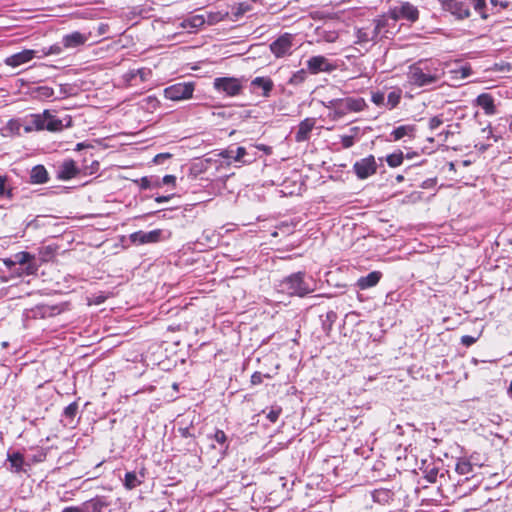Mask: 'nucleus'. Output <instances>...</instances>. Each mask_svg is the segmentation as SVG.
<instances>
[{
	"label": "nucleus",
	"mask_w": 512,
	"mask_h": 512,
	"mask_svg": "<svg viewBox=\"0 0 512 512\" xmlns=\"http://www.w3.org/2000/svg\"><path fill=\"white\" fill-rule=\"evenodd\" d=\"M444 75V69L439 62L419 61L409 66L407 79L410 84L425 87L437 83Z\"/></svg>",
	"instance_id": "nucleus-1"
},
{
	"label": "nucleus",
	"mask_w": 512,
	"mask_h": 512,
	"mask_svg": "<svg viewBox=\"0 0 512 512\" xmlns=\"http://www.w3.org/2000/svg\"><path fill=\"white\" fill-rule=\"evenodd\" d=\"M322 104L329 110L327 116L332 121H338L349 113H358L367 108V103L362 97L334 98L323 101Z\"/></svg>",
	"instance_id": "nucleus-2"
},
{
	"label": "nucleus",
	"mask_w": 512,
	"mask_h": 512,
	"mask_svg": "<svg viewBox=\"0 0 512 512\" xmlns=\"http://www.w3.org/2000/svg\"><path fill=\"white\" fill-rule=\"evenodd\" d=\"M277 292L288 296L303 297L314 291L311 283L305 279L304 272H296L283 278L276 287Z\"/></svg>",
	"instance_id": "nucleus-3"
},
{
	"label": "nucleus",
	"mask_w": 512,
	"mask_h": 512,
	"mask_svg": "<svg viewBox=\"0 0 512 512\" xmlns=\"http://www.w3.org/2000/svg\"><path fill=\"white\" fill-rule=\"evenodd\" d=\"M387 25V19L383 16L373 20L371 24L365 27L355 29V44L360 46L365 51L371 44L376 43L379 35Z\"/></svg>",
	"instance_id": "nucleus-4"
},
{
	"label": "nucleus",
	"mask_w": 512,
	"mask_h": 512,
	"mask_svg": "<svg viewBox=\"0 0 512 512\" xmlns=\"http://www.w3.org/2000/svg\"><path fill=\"white\" fill-rule=\"evenodd\" d=\"M479 5L477 0H441L442 9L451 13L457 19L468 18L471 9L478 13Z\"/></svg>",
	"instance_id": "nucleus-5"
},
{
	"label": "nucleus",
	"mask_w": 512,
	"mask_h": 512,
	"mask_svg": "<svg viewBox=\"0 0 512 512\" xmlns=\"http://www.w3.org/2000/svg\"><path fill=\"white\" fill-rule=\"evenodd\" d=\"M195 90L194 82H179L166 87L163 91L164 97L172 101H183L193 97Z\"/></svg>",
	"instance_id": "nucleus-6"
},
{
	"label": "nucleus",
	"mask_w": 512,
	"mask_h": 512,
	"mask_svg": "<svg viewBox=\"0 0 512 512\" xmlns=\"http://www.w3.org/2000/svg\"><path fill=\"white\" fill-rule=\"evenodd\" d=\"M213 87L218 93H224L230 97L239 95L243 88L241 80L234 77L215 78Z\"/></svg>",
	"instance_id": "nucleus-7"
},
{
	"label": "nucleus",
	"mask_w": 512,
	"mask_h": 512,
	"mask_svg": "<svg viewBox=\"0 0 512 512\" xmlns=\"http://www.w3.org/2000/svg\"><path fill=\"white\" fill-rule=\"evenodd\" d=\"M389 15L394 21L405 19L410 22H415L419 18V11L417 7L410 2H402L399 6L390 9Z\"/></svg>",
	"instance_id": "nucleus-8"
},
{
	"label": "nucleus",
	"mask_w": 512,
	"mask_h": 512,
	"mask_svg": "<svg viewBox=\"0 0 512 512\" xmlns=\"http://www.w3.org/2000/svg\"><path fill=\"white\" fill-rule=\"evenodd\" d=\"M353 170L359 179H367L377 172V163L373 155H369L356 161Z\"/></svg>",
	"instance_id": "nucleus-9"
},
{
	"label": "nucleus",
	"mask_w": 512,
	"mask_h": 512,
	"mask_svg": "<svg viewBox=\"0 0 512 512\" xmlns=\"http://www.w3.org/2000/svg\"><path fill=\"white\" fill-rule=\"evenodd\" d=\"M294 36L285 33L270 44V50L276 57H283L291 54Z\"/></svg>",
	"instance_id": "nucleus-10"
},
{
	"label": "nucleus",
	"mask_w": 512,
	"mask_h": 512,
	"mask_svg": "<svg viewBox=\"0 0 512 512\" xmlns=\"http://www.w3.org/2000/svg\"><path fill=\"white\" fill-rule=\"evenodd\" d=\"M307 69L311 74H318L320 72H331L335 69L333 65L326 57L317 55L310 57L307 60Z\"/></svg>",
	"instance_id": "nucleus-11"
},
{
	"label": "nucleus",
	"mask_w": 512,
	"mask_h": 512,
	"mask_svg": "<svg viewBox=\"0 0 512 512\" xmlns=\"http://www.w3.org/2000/svg\"><path fill=\"white\" fill-rule=\"evenodd\" d=\"M36 51L32 49H25L21 52L15 53L9 57H6L4 63L12 68L19 67L20 65L30 62L36 57Z\"/></svg>",
	"instance_id": "nucleus-12"
},
{
	"label": "nucleus",
	"mask_w": 512,
	"mask_h": 512,
	"mask_svg": "<svg viewBox=\"0 0 512 512\" xmlns=\"http://www.w3.org/2000/svg\"><path fill=\"white\" fill-rule=\"evenodd\" d=\"M72 125V118L69 115H65L63 118H59L49 110V117L47 118L46 130L50 132L62 131L66 127Z\"/></svg>",
	"instance_id": "nucleus-13"
},
{
	"label": "nucleus",
	"mask_w": 512,
	"mask_h": 512,
	"mask_svg": "<svg viewBox=\"0 0 512 512\" xmlns=\"http://www.w3.org/2000/svg\"><path fill=\"white\" fill-rule=\"evenodd\" d=\"M161 233L162 232L159 229L149 232L137 231L131 234L130 239L133 243L137 244L155 243L159 241Z\"/></svg>",
	"instance_id": "nucleus-14"
},
{
	"label": "nucleus",
	"mask_w": 512,
	"mask_h": 512,
	"mask_svg": "<svg viewBox=\"0 0 512 512\" xmlns=\"http://www.w3.org/2000/svg\"><path fill=\"white\" fill-rule=\"evenodd\" d=\"M83 512H112V509L103 497H95L83 503Z\"/></svg>",
	"instance_id": "nucleus-15"
},
{
	"label": "nucleus",
	"mask_w": 512,
	"mask_h": 512,
	"mask_svg": "<svg viewBox=\"0 0 512 512\" xmlns=\"http://www.w3.org/2000/svg\"><path fill=\"white\" fill-rule=\"evenodd\" d=\"M90 34H83L78 31L72 32L70 34H67L63 36L62 38V44L65 48H77L79 46H82L86 43V41L89 39Z\"/></svg>",
	"instance_id": "nucleus-16"
},
{
	"label": "nucleus",
	"mask_w": 512,
	"mask_h": 512,
	"mask_svg": "<svg viewBox=\"0 0 512 512\" xmlns=\"http://www.w3.org/2000/svg\"><path fill=\"white\" fill-rule=\"evenodd\" d=\"M316 124L315 118H305L298 125V130L295 133L296 142H304L310 138V133Z\"/></svg>",
	"instance_id": "nucleus-17"
},
{
	"label": "nucleus",
	"mask_w": 512,
	"mask_h": 512,
	"mask_svg": "<svg viewBox=\"0 0 512 512\" xmlns=\"http://www.w3.org/2000/svg\"><path fill=\"white\" fill-rule=\"evenodd\" d=\"M49 117V110H44L42 113L31 114L28 117V123L30 127H26V131L35 130H44L46 129L47 118Z\"/></svg>",
	"instance_id": "nucleus-18"
},
{
	"label": "nucleus",
	"mask_w": 512,
	"mask_h": 512,
	"mask_svg": "<svg viewBox=\"0 0 512 512\" xmlns=\"http://www.w3.org/2000/svg\"><path fill=\"white\" fill-rule=\"evenodd\" d=\"M78 173L79 169L77 168L75 161L71 159L65 160L59 166L58 175L60 179L68 180L75 177Z\"/></svg>",
	"instance_id": "nucleus-19"
},
{
	"label": "nucleus",
	"mask_w": 512,
	"mask_h": 512,
	"mask_svg": "<svg viewBox=\"0 0 512 512\" xmlns=\"http://www.w3.org/2000/svg\"><path fill=\"white\" fill-rule=\"evenodd\" d=\"M476 103L484 110L486 115H494L496 113L494 99L490 94H480L476 99Z\"/></svg>",
	"instance_id": "nucleus-20"
},
{
	"label": "nucleus",
	"mask_w": 512,
	"mask_h": 512,
	"mask_svg": "<svg viewBox=\"0 0 512 512\" xmlns=\"http://www.w3.org/2000/svg\"><path fill=\"white\" fill-rule=\"evenodd\" d=\"M254 89H261L262 96L268 97L274 87L273 81L269 77H256L251 81Z\"/></svg>",
	"instance_id": "nucleus-21"
},
{
	"label": "nucleus",
	"mask_w": 512,
	"mask_h": 512,
	"mask_svg": "<svg viewBox=\"0 0 512 512\" xmlns=\"http://www.w3.org/2000/svg\"><path fill=\"white\" fill-rule=\"evenodd\" d=\"M381 276H382L381 272L373 271V272L369 273L368 275L359 278L357 284L361 289H368V288L375 286L380 281Z\"/></svg>",
	"instance_id": "nucleus-22"
},
{
	"label": "nucleus",
	"mask_w": 512,
	"mask_h": 512,
	"mask_svg": "<svg viewBox=\"0 0 512 512\" xmlns=\"http://www.w3.org/2000/svg\"><path fill=\"white\" fill-rule=\"evenodd\" d=\"M30 179L32 183L43 184L48 181V173L44 166L37 165L32 168L30 173Z\"/></svg>",
	"instance_id": "nucleus-23"
},
{
	"label": "nucleus",
	"mask_w": 512,
	"mask_h": 512,
	"mask_svg": "<svg viewBox=\"0 0 512 512\" xmlns=\"http://www.w3.org/2000/svg\"><path fill=\"white\" fill-rule=\"evenodd\" d=\"M7 460L10 463L11 471L19 473L23 470L24 456L20 452L8 453Z\"/></svg>",
	"instance_id": "nucleus-24"
},
{
	"label": "nucleus",
	"mask_w": 512,
	"mask_h": 512,
	"mask_svg": "<svg viewBox=\"0 0 512 512\" xmlns=\"http://www.w3.org/2000/svg\"><path fill=\"white\" fill-rule=\"evenodd\" d=\"M205 24V18L203 15H192L184 19L181 23V26L184 29L189 30L191 32V29H197L200 28Z\"/></svg>",
	"instance_id": "nucleus-25"
},
{
	"label": "nucleus",
	"mask_w": 512,
	"mask_h": 512,
	"mask_svg": "<svg viewBox=\"0 0 512 512\" xmlns=\"http://www.w3.org/2000/svg\"><path fill=\"white\" fill-rule=\"evenodd\" d=\"M349 135H342L341 136V144L342 147L345 149L351 148L355 142L359 139L360 135V128L355 126L350 128Z\"/></svg>",
	"instance_id": "nucleus-26"
},
{
	"label": "nucleus",
	"mask_w": 512,
	"mask_h": 512,
	"mask_svg": "<svg viewBox=\"0 0 512 512\" xmlns=\"http://www.w3.org/2000/svg\"><path fill=\"white\" fill-rule=\"evenodd\" d=\"M415 131L414 126L411 125H402L397 128H395L391 136L393 137L394 141L400 140L405 136H412L413 132Z\"/></svg>",
	"instance_id": "nucleus-27"
},
{
	"label": "nucleus",
	"mask_w": 512,
	"mask_h": 512,
	"mask_svg": "<svg viewBox=\"0 0 512 512\" xmlns=\"http://www.w3.org/2000/svg\"><path fill=\"white\" fill-rule=\"evenodd\" d=\"M142 483L135 472H127L124 477V486L128 490H132Z\"/></svg>",
	"instance_id": "nucleus-28"
},
{
	"label": "nucleus",
	"mask_w": 512,
	"mask_h": 512,
	"mask_svg": "<svg viewBox=\"0 0 512 512\" xmlns=\"http://www.w3.org/2000/svg\"><path fill=\"white\" fill-rule=\"evenodd\" d=\"M402 98V91L394 89L387 95L386 106L391 110L398 106Z\"/></svg>",
	"instance_id": "nucleus-29"
},
{
	"label": "nucleus",
	"mask_w": 512,
	"mask_h": 512,
	"mask_svg": "<svg viewBox=\"0 0 512 512\" xmlns=\"http://www.w3.org/2000/svg\"><path fill=\"white\" fill-rule=\"evenodd\" d=\"M456 472L460 475H469L473 472V464L466 458H461L456 464Z\"/></svg>",
	"instance_id": "nucleus-30"
},
{
	"label": "nucleus",
	"mask_w": 512,
	"mask_h": 512,
	"mask_svg": "<svg viewBox=\"0 0 512 512\" xmlns=\"http://www.w3.org/2000/svg\"><path fill=\"white\" fill-rule=\"evenodd\" d=\"M209 438L213 439L217 444L221 446L224 452L228 449L227 436L225 432L221 429H216L213 435L209 436Z\"/></svg>",
	"instance_id": "nucleus-31"
},
{
	"label": "nucleus",
	"mask_w": 512,
	"mask_h": 512,
	"mask_svg": "<svg viewBox=\"0 0 512 512\" xmlns=\"http://www.w3.org/2000/svg\"><path fill=\"white\" fill-rule=\"evenodd\" d=\"M235 156L233 157V160L235 162H239L241 164H250L254 161V157L251 159H245V157L248 155V152L245 147L239 146L237 147L236 151L234 152Z\"/></svg>",
	"instance_id": "nucleus-32"
},
{
	"label": "nucleus",
	"mask_w": 512,
	"mask_h": 512,
	"mask_svg": "<svg viewBox=\"0 0 512 512\" xmlns=\"http://www.w3.org/2000/svg\"><path fill=\"white\" fill-rule=\"evenodd\" d=\"M404 155L402 151H398L397 153H392L386 157L387 164L392 167H398L403 163Z\"/></svg>",
	"instance_id": "nucleus-33"
},
{
	"label": "nucleus",
	"mask_w": 512,
	"mask_h": 512,
	"mask_svg": "<svg viewBox=\"0 0 512 512\" xmlns=\"http://www.w3.org/2000/svg\"><path fill=\"white\" fill-rule=\"evenodd\" d=\"M451 72L453 74H455V76H454L455 79L464 80L472 74V69L470 66L465 65V66H461L457 69H454Z\"/></svg>",
	"instance_id": "nucleus-34"
},
{
	"label": "nucleus",
	"mask_w": 512,
	"mask_h": 512,
	"mask_svg": "<svg viewBox=\"0 0 512 512\" xmlns=\"http://www.w3.org/2000/svg\"><path fill=\"white\" fill-rule=\"evenodd\" d=\"M319 36L328 43H333L338 39V33L334 30L322 28L318 32Z\"/></svg>",
	"instance_id": "nucleus-35"
},
{
	"label": "nucleus",
	"mask_w": 512,
	"mask_h": 512,
	"mask_svg": "<svg viewBox=\"0 0 512 512\" xmlns=\"http://www.w3.org/2000/svg\"><path fill=\"white\" fill-rule=\"evenodd\" d=\"M34 93L39 99H48L54 95V90L48 86H40L35 89Z\"/></svg>",
	"instance_id": "nucleus-36"
},
{
	"label": "nucleus",
	"mask_w": 512,
	"mask_h": 512,
	"mask_svg": "<svg viewBox=\"0 0 512 512\" xmlns=\"http://www.w3.org/2000/svg\"><path fill=\"white\" fill-rule=\"evenodd\" d=\"M161 183L158 178L153 177H142L140 179V187L142 189H150L152 187H160Z\"/></svg>",
	"instance_id": "nucleus-37"
},
{
	"label": "nucleus",
	"mask_w": 512,
	"mask_h": 512,
	"mask_svg": "<svg viewBox=\"0 0 512 512\" xmlns=\"http://www.w3.org/2000/svg\"><path fill=\"white\" fill-rule=\"evenodd\" d=\"M33 258H35L34 255H32V254H30L28 252L22 251V252H19V253L15 254V256H14V263H17V264H19L22 267L27 262H30Z\"/></svg>",
	"instance_id": "nucleus-38"
},
{
	"label": "nucleus",
	"mask_w": 512,
	"mask_h": 512,
	"mask_svg": "<svg viewBox=\"0 0 512 512\" xmlns=\"http://www.w3.org/2000/svg\"><path fill=\"white\" fill-rule=\"evenodd\" d=\"M306 77L307 73L304 69L298 70L291 76L289 83L292 85H299L305 81Z\"/></svg>",
	"instance_id": "nucleus-39"
},
{
	"label": "nucleus",
	"mask_w": 512,
	"mask_h": 512,
	"mask_svg": "<svg viewBox=\"0 0 512 512\" xmlns=\"http://www.w3.org/2000/svg\"><path fill=\"white\" fill-rule=\"evenodd\" d=\"M143 103L148 110H156L160 106V101L155 96L146 97L143 99Z\"/></svg>",
	"instance_id": "nucleus-40"
},
{
	"label": "nucleus",
	"mask_w": 512,
	"mask_h": 512,
	"mask_svg": "<svg viewBox=\"0 0 512 512\" xmlns=\"http://www.w3.org/2000/svg\"><path fill=\"white\" fill-rule=\"evenodd\" d=\"M23 272L27 275H33L38 270V264L36 258H33L30 262H27L24 266H22Z\"/></svg>",
	"instance_id": "nucleus-41"
},
{
	"label": "nucleus",
	"mask_w": 512,
	"mask_h": 512,
	"mask_svg": "<svg viewBox=\"0 0 512 512\" xmlns=\"http://www.w3.org/2000/svg\"><path fill=\"white\" fill-rule=\"evenodd\" d=\"M43 56L48 55H58L62 52V47L58 44L51 45L49 47H45L41 50Z\"/></svg>",
	"instance_id": "nucleus-42"
},
{
	"label": "nucleus",
	"mask_w": 512,
	"mask_h": 512,
	"mask_svg": "<svg viewBox=\"0 0 512 512\" xmlns=\"http://www.w3.org/2000/svg\"><path fill=\"white\" fill-rule=\"evenodd\" d=\"M78 412V404L77 402H72L64 409V416L66 418L73 419Z\"/></svg>",
	"instance_id": "nucleus-43"
},
{
	"label": "nucleus",
	"mask_w": 512,
	"mask_h": 512,
	"mask_svg": "<svg viewBox=\"0 0 512 512\" xmlns=\"http://www.w3.org/2000/svg\"><path fill=\"white\" fill-rule=\"evenodd\" d=\"M371 101L377 106H386L385 94L383 92L372 93Z\"/></svg>",
	"instance_id": "nucleus-44"
},
{
	"label": "nucleus",
	"mask_w": 512,
	"mask_h": 512,
	"mask_svg": "<svg viewBox=\"0 0 512 512\" xmlns=\"http://www.w3.org/2000/svg\"><path fill=\"white\" fill-rule=\"evenodd\" d=\"M281 412L282 409L280 407H272L267 413V418L270 420V422L275 423L278 420Z\"/></svg>",
	"instance_id": "nucleus-45"
},
{
	"label": "nucleus",
	"mask_w": 512,
	"mask_h": 512,
	"mask_svg": "<svg viewBox=\"0 0 512 512\" xmlns=\"http://www.w3.org/2000/svg\"><path fill=\"white\" fill-rule=\"evenodd\" d=\"M136 73H138L141 82L147 81L152 74L151 70L146 68L137 69Z\"/></svg>",
	"instance_id": "nucleus-46"
},
{
	"label": "nucleus",
	"mask_w": 512,
	"mask_h": 512,
	"mask_svg": "<svg viewBox=\"0 0 512 512\" xmlns=\"http://www.w3.org/2000/svg\"><path fill=\"white\" fill-rule=\"evenodd\" d=\"M443 123L442 118L434 116L429 120L428 126L431 130L437 129Z\"/></svg>",
	"instance_id": "nucleus-47"
},
{
	"label": "nucleus",
	"mask_w": 512,
	"mask_h": 512,
	"mask_svg": "<svg viewBox=\"0 0 512 512\" xmlns=\"http://www.w3.org/2000/svg\"><path fill=\"white\" fill-rule=\"evenodd\" d=\"M478 337H473L470 335H464L461 337V344H463L466 347H470L477 341Z\"/></svg>",
	"instance_id": "nucleus-48"
},
{
	"label": "nucleus",
	"mask_w": 512,
	"mask_h": 512,
	"mask_svg": "<svg viewBox=\"0 0 512 512\" xmlns=\"http://www.w3.org/2000/svg\"><path fill=\"white\" fill-rule=\"evenodd\" d=\"M234 151L231 148L222 149L219 151L218 156L224 159H233Z\"/></svg>",
	"instance_id": "nucleus-49"
},
{
	"label": "nucleus",
	"mask_w": 512,
	"mask_h": 512,
	"mask_svg": "<svg viewBox=\"0 0 512 512\" xmlns=\"http://www.w3.org/2000/svg\"><path fill=\"white\" fill-rule=\"evenodd\" d=\"M171 157V154L169 153H160V154H157L154 158H153V162L155 164H162L164 163V161L166 159H169Z\"/></svg>",
	"instance_id": "nucleus-50"
},
{
	"label": "nucleus",
	"mask_w": 512,
	"mask_h": 512,
	"mask_svg": "<svg viewBox=\"0 0 512 512\" xmlns=\"http://www.w3.org/2000/svg\"><path fill=\"white\" fill-rule=\"evenodd\" d=\"M175 182H176V177L174 175H166L160 181L161 185L162 184H164V185H169V184L174 185Z\"/></svg>",
	"instance_id": "nucleus-51"
},
{
	"label": "nucleus",
	"mask_w": 512,
	"mask_h": 512,
	"mask_svg": "<svg viewBox=\"0 0 512 512\" xmlns=\"http://www.w3.org/2000/svg\"><path fill=\"white\" fill-rule=\"evenodd\" d=\"M262 382V374L260 372H255L252 376H251V383L253 385H258Z\"/></svg>",
	"instance_id": "nucleus-52"
},
{
	"label": "nucleus",
	"mask_w": 512,
	"mask_h": 512,
	"mask_svg": "<svg viewBox=\"0 0 512 512\" xmlns=\"http://www.w3.org/2000/svg\"><path fill=\"white\" fill-rule=\"evenodd\" d=\"M137 77H138V73H136V70H131V71H129V72L125 75V78H126V81H127V82H132V81H134Z\"/></svg>",
	"instance_id": "nucleus-53"
},
{
	"label": "nucleus",
	"mask_w": 512,
	"mask_h": 512,
	"mask_svg": "<svg viewBox=\"0 0 512 512\" xmlns=\"http://www.w3.org/2000/svg\"><path fill=\"white\" fill-rule=\"evenodd\" d=\"M179 432L183 438H193L194 435L190 433L189 428H180Z\"/></svg>",
	"instance_id": "nucleus-54"
},
{
	"label": "nucleus",
	"mask_w": 512,
	"mask_h": 512,
	"mask_svg": "<svg viewBox=\"0 0 512 512\" xmlns=\"http://www.w3.org/2000/svg\"><path fill=\"white\" fill-rule=\"evenodd\" d=\"M62 512H83V506L81 508L77 506L66 507Z\"/></svg>",
	"instance_id": "nucleus-55"
},
{
	"label": "nucleus",
	"mask_w": 512,
	"mask_h": 512,
	"mask_svg": "<svg viewBox=\"0 0 512 512\" xmlns=\"http://www.w3.org/2000/svg\"><path fill=\"white\" fill-rule=\"evenodd\" d=\"M172 198V195H168V196H157L155 198V201L157 203H163V202H168L170 199Z\"/></svg>",
	"instance_id": "nucleus-56"
},
{
	"label": "nucleus",
	"mask_w": 512,
	"mask_h": 512,
	"mask_svg": "<svg viewBox=\"0 0 512 512\" xmlns=\"http://www.w3.org/2000/svg\"><path fill=\"white\" fill-rule=\"evenodd\" d=\"M5 183L6 178L0 175V196H2L5 192Z\"/></svg>",
	"instance_id": "nucleus-57"
},
{
	"label": "nucleus",
	"mask_w": 512,
	"mask_h": 512,
	"mask_svg": "<svg viewBox=\"0 0 512 512\" xmlns=\"http://www.w3.org/2000/svg\"><path fill=\"white\" fill-rule=\"evenodd\" d=\"M259 150H262L264 151L266 154H270L271 153V147L269 146H266L264 144H259L256 146Z\"/></svg>",
	"instance_id": "nucleus-58"
},
{
	"label": "nucleus",
	"mask_w": 512,
	"mask_h": 512,
	"mask_svg": "<svg viewBox=\"0 0 512 512\" xmlns=\"http://www.w3.org/2000/svg\"><path fill=\"white\" fill-rule=\"evenodd\" d=\"M436 475L437 473H430L428 474L427 478L429 482H435L436 481Z\"/></svg>",
	"instance_id": "nucleus-59"
},
{
	"label": "nucleus",
	"mask_w": 512,
	"mask_h": 512,
	"mask_svg": "<svg viewBox=\"0 0 512 512\" xmlns=\"http://www.w3.org/2000/svg\"><path fill=\"white\" fill-rule=\"evenodd\" d=\"M509 394L512 397V381L510 382V386H509Z\"/></svg>",
	"instance_id": "nucleus-60"
},
{
	"label": "nucleus",
	"mask_w": 512,
	"mask_h": 512,
	"mask_svg": "<svg viewBox=\"0 0 512 512\" xmlns=\"http://www.w3.org/2000/svg\"><path fill=\"white\" fill-rule=\"evenodd\" d=\"M402 180H403V176L399 175V176L397 177V181H402Z\"/></svg>",
	"instance_id": "nucleus-61"
}]
</instances>
